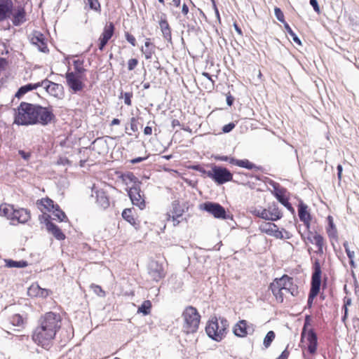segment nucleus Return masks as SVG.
Returning a JSON list of instances; mask_svg holds the SVG:
<instances>
[{"instance_id": "f257e3e1", "label": "nucleus", "mask_w": 359, "mask_h": 359, "mask_svg": "<svg viewBox=\"0 0 359 359\" xmlns=\"http://www.w3.org/2000/svg\"><path fill=\"white\" fill-rule=\"evenodd\" d=\"M62 318L59 313L48 311L41 315L32 332V339L39 346L48 351L54 344L57 333L62 327Z\"/></svg>"}, {"instance_id": "f03ea898", "label": "nucleus", "mask_w": 359, "mask_h": 359, "mask_svg": "<svg viewBox=\"0 0 359 359\" xmlns=\"http://www.w3.org/2000/svg\"><path fill=\"white\" fill-rule=\"evenodd\" d=\"M54 118L55 115L51 108L22 102L14 110L13 123L18 126L38 123L46 126L50 123Z\"/></svg>"}, {"instance_id": "7ed1b4c3", "label": "nucleus", "mask_w": 359, "mask_h": 359, "mask_svg": "<svg viewBox=\"0 0 359 359\" xmlns=\"http://www.w3.org/2000/svg\"><path fill=\"white\" fill-rule=\"evenodd\" d=\"M269 289L278 304L283 303L287 294H290L293 297H296L299 294L298 286L294 283L293 278L287 274L274 278L269 284Z\"/></svg>"}, {"instance_id": "20e7f679", "label": "nucleus", "mask_w": 359, "mask_h": 359, "mask_svg": "<svg viewBox=\"0 0 359 359\" xmlns=\"http://www.w3.org/2000/svg\"><path fill=\"white\" fill-rule=\"evenodd\" d=\"M0 214L10 220L13 224H25L31 219L29 210L8 203L0 205Z\"/></svg>"}, {"instance_id": "39448f33", "label": "nucleus", "mask_w": 359, "mask_h": 359, "mask_svg": "<svg viewBox=\"0 0 359 359\" xmlns=\"http://www.w3.org/2000/svg\"><path fill=\"white\" fill-rule=\"evenodd\" d=\"M229 327V321L223 317H212L205 326V332L212 339L219 342L224 339Z\"/></svg>"}, {"instance_id": "423d86ee", "label": "nucleus", "mask_w": 359, "mask_h": 359, "mask_svg": "<svg viewBox=\"0 0 359 359\" xmlns=\"http://www.w3.org/2000/svg\"><path fill=\"white\" fill-rule=\"evenodd\" d=\"M182 332L186 334L196 333L199 327L201 316L196 308L187 306L182 313Z\"/></svg>"}, {"instance_id": "0eeeda50", "label": "nucleus", "mask_w": 359, "mask_h": 359, "mask_svg": "<svg viewBox=\"0 0 359 359\" xmlns=\"http://www.w3.org/2000/svg\"><path fill=\"white\" fill-rule=\"evenodd\" d=\"M249 212L253 216L266 221H278L283 217V212L276 202L270 203L266 208L252 206Z\"/></svg>"}, {"instance_id": "6e6552de", "label": "nucleus", "mask_w": 359, "mask_h": 359, "mask_svg": "<svg viewBox=\"0 0 359 359\" xmlns=\"http://www.w3.org/2000/svg\"><path fill=\"white\" fill-rule=\"evenodd\" d=\"M310 321V316H306L301 334L302 348H307L311 355H315L318 348V337L313 329H308V327L311 325Z\"/></svg>"}, {"instance_id": "1a4fd4ad", "label": "nucleus", "mask_w": 359, "mask_h": 359, "mask_svg": "<svg viewBox=\"0 0 359 359\" xmlns=\"http://www.w3.org/2000/svg\"><path fill=\"white\" fill-rule=\"evenodd\" d=\"M313 270L311 289L307 302L309 308L312 306L313 299L318 296L320 289L322 270L320 261L318 259L313 262Z\"/></svg>"}, {"instance_id": "9d476101", "label": "nucleus", "mask_w": 359, "mask_h": 359, "mask_svg": "<svg viewBox=\"0 0 359 359\" xmlns=\"http://www.w3.org/2000/svg\"><path fill=\"white\" fill-rule=\"evenodd\" d=\"M207 176L217 184H223L233 180V174L226 168L217 165H213L207 172Z\"/></svg>"}, {"instance_id": "9b49d317", "label": "nucleus", "mask_w": 359, "mask_h": 359, "mask_svg": "<svg viewBox=\"0 0 359 359\" xmlns=\"http://www.w3.org/2000/svg\"><path fill=\"white\" fill-rule=\"evenodd\" d=\"M66 84L69 89L74 93L82 91L85 87L84 75L73 73L68 70L65 74Z\"/></svg>"}, {"instance_id": "f8f14e48", "label": "nucleus", "mask_w": 359, "mask_h": 359, "mask_svg": "<svg viewBox=\"0 0 359 359\" xmlns=\"http://www.w3.org/2000/svg\"><path fill=\"white\" fill-rule=\"evenodd\" d=\"M301 237L305 243L309 242L316 246V250L315 252L316 254L323 255L324 248H326V241L321 234L316 231L313 232L309 229L306 237H304L302 233Z\"/></svg>"}, {"instance_id": "ddd939ff", "label": "nucleus", "mask_w": 359, "mask_h": 359, "mask_svg": "<svg viewBox=\"0 0 359 359\" xmlns=\"http://www.w3.org/2000/svg\"><path fill=\"white\" fill-rule=\"evenodd\" d=\"M115 30L116 27L114 22H106L103 27L102 32H101L96 41V44L99 50L103 51L104 50L107 44L114 35Z\"/></svg>"}, {"instance_id": "4468645a", "label": "nucleus", "mask_w": 359, "mask_h": 359, "mask_svg": "<svg viewBox=\"0 0 359 359\" xmlns=\"http://www.w3.org/2000/svg\"><path fill=\"white\" fill-rule=\"evenodd\" d=\"M185 210L179 201H174L171 205V209L166 214L168 221L171 220L173 226H176L183 221V215Z\"/></svg>"}, {"instance_id": "2eb2a0df", "label": "nucleus", "mask_w": 359, "mask_h": 359, "mask_svg": "<svg viewBox=\"0 0 359 359\" xmlns=\"http://www.w3.org/2000/svg\"><path fill=\"white\" fill-rule=\"evenodd\" d=\"M128 196L132 203L138 207L140 210H144L146 207L144 195L141 191L140 184H135L129 188L128 191Z\"/></svg>"}, {"instance_id": "dca6fc26", "label": "nucleus", "mask_w": 359, "mask_h": 359, "mask_svg": "<svg viewBox=\"0 0 359 359\" xmlns=\"http://www.w3.org/2000/svg\"><path fill=\"white\" fill-rule=\"evenodd\" d=\"M272 193L276 198L289 211L292 213L294 212L292 204L290 203V194L287 189L280 186L274 187Z\"/></svg>"}, {"instance_id": "f3484780", "label": "nucleus", "mask_w": 359, "mask_h": 359, "mask_svg": "<svg viewBox=\"0 0 359 359\" xmlns=\"http://www.w3.org/2000/svg\"><path fill=\"white\" fill-rule=\"evenodd\" d=\"M201 208L211 214L217 219H226V212L220 204L213 202H205L201 205Z\"/></svg>"}, {"instance_id": "a211bd4d", "label": "nucleus", "mask_w": 359, "mask_h": 359, "mask_svg": "<svg viewBox=\"0 0 359 359\" xmlns=\"http://www.w3.org/2000/svg\"><path fill=\"white\" fill-rule=\"evenodd\" d=\"M255 331L253 324L249 323L245 320H240L233 327V334L241 338L246 337L248 334H252Z\"/></svg>"}, {"instance_id": "6ab92c4d", "label": "nucleus", "mask_w": 359, "mask_h": 359, "mask_svg": "<svg viewBox=\"0 0 359 359\" xmlns=\"http://www.w3.org/2000/svg\"><path fill=\"white\" fill-rule=\"evenodd\" d=\"M40 85L51 96L61 98L64 95V88L61 84L44 79L40 82Z\"/></svg>"}, {"instance_id": "aec40b11", "label": "nucleus", "mask_w": 359, "mask_h": 359, "mask_svg": "<svg viewBox=\"0 0 359 359\" xmlns=\"http://www.w3.org/2000/svg\"><path fill=\"white\" fill-rule=\"evenodd\" d=\"M216 160L221 161H228L230 164L237 165L241 168H246L248 170L257 169L258 168L253 163L248 159H236L233 157L227 156H218L215 157Z\"/></svg>"}, {"instance_id": "412c9836", "label": "nucleus", "mask_w": 359, "mask_h": 359, "mask_svg": "<svg viewBox=\"0 0 359 359\" xmlns=\"http://www.w3.org/2000/svg\"><path fill=\"white\" fill-rule=\"evenodd\" d=\"M297 209L298 216L299 217L300 221L303 222L306 230L309 231L311 225L312 217L310 213L309 206L306 204L304 203L302 201H301L297 206Z\"/></svg>"}, {"instance_id": "4be33fe9", "label": "nucleus", "mask_w": 359, "mask_h": 359, "mask_svg": "<svg viewBox=\"0 0 359 359\" xmlns=\"http://www.w3.org/2000/svg\"><path fill=\"white\" fill-rule=\"evenodd\" d=\"M31 43L38 47L39 50L43 53L48 52L47 43L45 36L39 31H34L30 38Z\"/></svg>"}, {"instance_id": "5701e85b", "label": "nucleus", "mask_w": 359, "mask_h": 359, "mask_svg": "<svg viewBox=\"0 0 359 359\" xmlns=\"http://www.w3.org/2000/svg\"><path fill=\"white\" fill-rule=\"evenodd\" d=\"M10 15H11V20L15 26H19L26 21V12L21 6H13L12 11L9 13Z\"/></svg>"}, {"instance_id": "b1692460", "label": "nucleus", "mask_w": 359, "mask_h": 359, "mask_svg": "<svg viewBox=\"0 0 359 359\" xmlns=\"http://www.w3.org/2000/svg\"><path fill=\"white\" fill-rule=\"evenodd\" d=\"M36 204L39 210L47 216V213H50L52 210L58 208V205L55 203L54 201L48 197L42 198L37 200Z\"/></svg>"}, {"instance_id": "393cba45", "label": "nucleus", "mask_w": 359, "mask_h": 359, "mask_svg": "<svg viewBox=\"0 0 359 359\" xmlns=\"http://www.w3.org/2000/svg\"><path fill=\"white\" fill-rule=\"evenodd\" d=\"M158 25L163 39L168 42H172L171 27L168 22L167 17L165 13H161L160 15Z\"/></svg>"}, {"instance_id": "a878e982", "label": "nucleus", "mask_w": 359, "mask_h": 359, "mask_svg": "<svg viewBox=\"0 0 359 359\" xmlns=\"http://www.w3.org/2000/svg\"><path fill=\"white\" fill-rule=\"evenodd\" d=\"M27 293L30 297L46 298L51 294V291L41 288L37 283H33L28 288Z\"/></svg>"}, {"instance_id": "bb28decb", "label": "nucleus", "mask_w": 359, "mask_h": 359, "mask_svg": "<svg viewBox=\"0 0 359 359\" xmlns=\"http://www.w3.org/2000/svg\"><path fill=\"white\" fill-rule=\"evenodd\" d=\"M156 46L152 41L151 38H147L144 46L140 48L141 53L144 55L146 60H150L156 53Z\"/></svg>"}, {"instance_id": "cd10ccee", "label": "nucleus", "mask_w": 359, "mask_h": 359, "mask_svg": "<svg viewBox=\"0 0 359 359\" xmlns=\"http://www.w3.org/2000/svg\"><path fill=\"white\" fill-rule=\"evenodd\" d=\"M50 215H47L46 219V229L48 232L52 233L54 237L57 240H65V233L61 231V229L56 226L54 223H53L50 220Z\"/></svg>"}, {"instance_id": "c85d7f7f", "label": "nucleus", "mask_w": 359, "mask_h": 359, "mask_svg": "<svg viewBox=\"0 0 359 359\" xmlns=\"http://www.w3.org/2000/svg\"><path fill=\"white\" fill-rule=\"evenodd\" d=\"M96 203L102 209H107L110 205L108 191L104 189L95 191Z\"/></svg>"}, {"instance_id": "c756f323", "label": "nucleus", "mask_w": 359, "mask_h": 359, "mask_svg": "<svg viewBox=\"0 0 359 359\" xmlns=\"http://www.w3.org/2000/svg\"><path fill=\"white\" fill-rule=\"evenodd\" d=\"M328 222V225L326 227V233L327 234L328 238L330 241H337L338 240V231L334 223L333 217L331 215H329L327 218Z\"/></svg>"}, {"instance_id": "7c9ffc66", "label": "nucleus", "mask_w": 359, "mask_h": 359, "mask_svg": "<svg viewBox=\"0 0 359 359\" xmlns=\"http://www.w3.org/2000/svg\"><path fill=\"white\" fill-rule=\"evenodd\" d=\"M13 2L11 0H5L0 2V21L9 17V13L12 11Z\"/></svg>"}, {"instance_id": "2f4dec72", "label": "nucleus", "mask_w": 359, "mask_h": 359, "mask_svg": "<svg viewBox=\"0 0 359 359\" xmlns=\"http://www.w3.org/2000/svg\"><path fill=\"white\" fill-rule=\"evenodd\" d=\"M133 210V208L124 209L122 212V217L126 221L137 229L140 227V222L135 217Z\"/></svg>"}, {"instance_id": "473e14b6", "label": "nucleus", "mask_w": 359, "mask_h": 359, "mask_svg": "<svg viewBox=\"0 0 359 359\" xmlns=\"http://www.w3.org/2000/svg\"><path fill=\"white\" fill-rule=\"evenodd\" d=\"M118 177L122 180L123 183L126 185H129L130 184H132L133 186H135V184H140V182L138 181L137 178L132 172L121 173Z\"/></svg>"}, {"instance_id": "72a5a7b5", "label": "nucleus", "mask_w": 359, "mask_h": 359, "mask_svg": "<svg viewBox=\"0 0 359 359\" xmlns=\"http://www.w3.org/2000/svg\"><path fill=\"white\" fill-rule=\"evenodd\" d=\"M27 318L18 313L11 316L8 318L9 323L15 327H22L25 323Z\"/></svg>"}, {"instance_id": "f704fd0d", "label": "nucleus", "mask_w": 359, "mask_h": 359, "mask_svg": "<svg viewBox=\"0 0 359 359\" xmlns=\"http://www.w3.org/2000/svg\"><path fill=\"white\" fill-rule=\"evenodd\" d=\"M149 273L152 280L155 281L160 280L165 276V273L164 272L163 269L161 266H158L156 268L151 269Z\"/></svg>"}, {"instance_id": "c9c22d12", "label": "nucleus", "mask_w": 359, "mask_h": 359, "mask_svg": "<svg viewBox=\"0 0 359 359\" xmlns=\"http://www.w3.org/2000/svg\"><path fill=\"white\" fill-rule=\"evenodd\" d=\"M39 87H41L40 82L36 83H29L25 86H23L19 88L18 92L15 94V96L18 97H20L25 93L32 90L37 89Z\"/></svg>"}, {"instance_id": "e433bc0d", "label": "nucleus", "mask_w": 359, "mask_h": 359, "mask_svg": "<svg viewBox=\"0 0 359 359\" xmlns=\"http://www.w3.org/2000/svg\"><path fill=\"white\" fill-rule=\"evenodd\" d=\"M50 213L53 215V219L58 222H65L67 219V215L60 209L59 205L58 208H54Z\"/></svg>"}, {"instance_id": "4c0bfd02", "label": "nucleus", "mask_w": 359, "mask_h": 359, "mask_svg": "<svg viewBox=\"0 0 359 359\" xmlns=\"http://www.w3.org/2000/svg\"><path fill=\"white\" fill-rule=\"evenodd\" d=\"M5 266L8 268H24L26 267L28 264L26 261H14L12 259H4Z\"/></svg>"}, {"instance_id": "58836bf2", "label": "nucleus", "mask_w": 359, "mask_h": 359, "mask_svg": "<svg viewBox=\"0 0 359 359\" xmlns=\"http://www.w3.org/2000/svg\"><path fill=\"white\" fill-rule=\"evenodd\" d=\"M344 248L345 249V252L350 260V265L351 266V268H355V262H354V257H355V252L353 250H351L350 248H349V246H348V242H344Z\"/></svg>"}, {"instance_id": "ea45409f", "label": "nucleus", "mask_w": 359, "mask_h": 359, "mask_svg": "<svg viewBox=\"0 0 359 359\" xmlns=\"http://www.w3.org/2000/svg\"><path fill=\"white\" fill-rule=\"evenodd\" d=\"M73 65H74V71L73 72V73H78L80 75H83L85 72H86V69L83 67V61L81 60H75L73 61Z\"/></svg>"}, {"instance_id": "a19ab883", "label": "nucleus", "mask_w": 359, "mask_h": 359, "mask_svg": "<svg viewBox=\"0 0 359 359\" xmlns=\"http://www.w3.org/2000/svg\"><path fill=\"white\" fill-rule=\"evenodd\" d=\"M151 302L149 300H145L138 308L137 312L142 313L144 315H148L151 312Z\"/></svg>"}, {"instance_id": "79ce46f5", "label": "nucleus", "mask_w": 359, "mask_h": 359, "mask_svg": "<svg viewBox=\"0 0 359 359\" xmlns=\"http://www.w3.org/2000/svg\"><path fill=\"white\" fill-rule=\"evenodd\" d=\"M276 227V224L272 222H265L262 224L259 229L262 233H264L267 235L271 232L272 229Z\"/></svg>"}, {"instance_id": "37998d69", "label": "nucleus", "mask_w": 359, "mask_h": 359, "mask_svg": "<svg viewBox=\"0 0 359 359\" xmlns=\"http://www.w3.org/2000/svg\"><path fill=\"white\" fill-rule=\"evenodd\" d=\"M85 4L88 5L89 8L96 11V12H100L101 11V6L99 3L98 0H83Z\"/></svg>"}, {"instance_id": "c03bdc74", "label": "nucleus", "mask_w": 359, "mask_h": 359, "mask_svg": "<svg viewBox=\"0 0 359 359\" xmlns=\"http://www.w3.org/2000/svg\"><path fill=\"white\" fill-rule=\"evenodd\" d=\"M276 337L275 332L273 331H269L267 332L266 335L265 336L264 339V345L265 348H269L272 341L274 340Z\"/></svg>"}, {"instance_id": "a18cd8bd", "label": "nucleus", "mask_w": 359, "mask_h": 359, "mask_svg": "<svg viewBox=\"0 0 359 359\" xmlns=\"http://www.w3.org/2000/svg\"><path fill=\"white\" fill-rule=\"evenodd\" d=\"M202 76L207 78L210 81V83L205 86V89L208 92H212L214 90L215 81L212 79V76L208 72H202Z\"/></svg>"}, {"instance_id": "49530a36", "label": "nucleus", "mask_w": 359, "mask_h": 359, "mask_svg": "<svg viewBox=\"0 0 359 359\" xmlns=\"http://www.w3.org/2000/svg\"><path fill=\"white\" fill-rule=\"evenodd\" d=\"M124 36L126 41L132 46H135L137 45V40L134 35L129 32H124Z\"/></svg>"}, {"instance_id": "de8ad7c7", "label": "nucleus", "mask_w": 359, "mask_h": 359, "mask_svg": "<svg viewBox=\"0 0 359 359\" xmlns=\"http://www.w3.org/2000/svg\"><path fill=\"white\" fill-rule=\"evenodd\" d=\"M269 236H273L277 239H283V231H280L276 224V227L272 229Z\"/></svg>"}, {"instance_id": "09e8293b", "label": "nucleus", "mask_w": 359, "mask_h": 359, "mask_svg": "<svg viewBox=\"0 0 359 359\" xmlns=\"http://www.w3.org/2000/svg\"><path fill=\"white\" fill-rule=\"evenodd\" d=\"M269 236H273L277 239H283V231H280L276 224V227L272 229Z\"/></svg>"}, {"instance_id": "8fccbe9b", "label": "nucleus", "mask_w": 359, "mask_h": 359, "mask_svg": "<svg viewBox=\"0 0 359 359\" xmlns=\"http://www.w3.org/2000/svg\"><path fill=\"white\" fill-rule=\"evenodd\" d=\"M274 13L276 17V18L280 22H285V16L283 13V11L280 10V8L275 7L274 8Z\"/></svg>"}, {"instance_id": "3c124183", "label": "nucleus", "mask_w": 359, "mask_h": 359, "mask_svg": "<svg viewBox=\"0 0 359 359\" xmlns=\"http://www.w3.org/2000/svg\"><path fill=\"white\" fill-rule=\"evenodd\" d=\"M90 288L98 295L100 296H102V297H104L105 296V292L102 290V288L98 285H95V284H92L90 285Z\"/></svg>"}, {"instance_id": "603ef678", "label": "nucleus", "mask_w": 359, "mask_h": 359, "mask_svg": "<svg viewBox=\"0 0 359 359\" xmlns=\"http://www.w3.org/2000/svg\"><path fill=\"white\" fill-rule=\"evenodd\" d=\"M138 65V60L136 58H130L128 60V69L133 70Z\"/></svg>"}, {"instance_id": "864d4df0", "label": "nucleus", "mask_w": 359, "mask_h": 359, "mask_svg": "<svg viewBox=\"0 0 359 359\" xmlns=\"http://www.w3.org/2000/svg\"><path fill=\"white\" fill-rule=\"evenodd\" d=\"M130 129L135 133L138 130V120L135 117H132L130 121Z\"/></svg>"}, {"instance_id": "5fc2aeb1", "label": "nucleus", "mask_w": 359, "mask_h": 359, "mask_svg": "<svg viewBox=\"0 0 359 359\" xmlns=\"http://www.w3.org/2000/svg\"><path fill=\"white\" fill-rule=\"evenodd\" d=\"M133 97L132 92H127L124 93V102L128 106L132 105L131 98Z\"/></svg>"}, {"instance_id": "6e6d98bb", "label": "nucleus", "mask_w": 359, "mask_h": 359, "mask_svg": "<svg viewBox=\"0 0 359 359\" xmlns=\"http://www.w3.org/2000/svg\"><path fill=\"white\" fill-rule=\"evenodd\" d=\"M235 127H236V124L232 122V123H229L226 125H224L222 127V130L224 133H228L231 132Z\"/></svg>"}, {"instance_id": "4d7b16f0", "label": "nucleus", "mask_w": 359, "mask_h": 359, "mask_svg": "<svg viewBox=\"0 0 359 359\" xmlns=\"http://www.w3.org/2000/svg\"><path fill=\"white\" fill-rule=\"evenodd\" d=\"M310 4L312 6V7L313 8L314 11L317 13H320V7L318 6L317 0H310Z\"/></svg>"}, {"instance_id": "13d9d810", "label": "nucleus", "mask_w": 359, "mask_h": 359, "mask_svg": "<svg viewBox=\"0 0 359 359\" xmlns=\"http://www.w3.org/2000/svg\"><path fill=\"white\" fill-rule=\"evenodd\" d=\"M283 24L284 25V27L285 29V30L287 31V32L290 35V36H294V32H293V30L292 29V28L290 27V25H288L287 22H286V21H285V22H283Z\"/></svg>"}, {"instance_id": "bf43d9fd", "label": "nucleus", "mask_w": 359, "mask_h": 359, "mask_svg": "<svg viewBox=\"0 0 359 359\" xmlns=\"http://www.w3.org/2000/svg\"><path fill=\"white\" fill-rule=\"evenodd\" d=\"M18 152L21 157L25 160H28L31 156V154L29 152H25L23 150H19Z\"/></svg>"}, {"instance_id": "052dcab7", "label": "nucleus", "mask_w": 359, "mask_h": 359, "mask_svg": "<svg viewBox=\"0 0 359 359\" xmlns=\"http://www.w3.org/2000/svg\"><path fill=\"white\" fill-rule=\"evenodd\" d=\"M233 27H234L236 32H237V34L240 36H243V31H242L241 28L238 26V25L237 24L236 22H233Z\"/></svg>"}, {"instance_id": "680f3d73", "label": "nucleus", "mask_w": 359, "mask_h": 359, "mask_svg": "<svg viewBox=\"0 0 359 359\" xmlns=\"http://www.w3.org/2000/svg\"><path fill=\"white\" fill-rule=\"evenodd\" d=\"M290 355V352L287 351V349H285L282 353L280 355V356L277 359H287Z\"/></svg>"}, {"instance_id": "e2e57ef3", "label": "nucleus", "mask_w": 359, "mask_h": 359, "mask_svg": "<svg viewBox=\"0 0 359 359\" xmlns=\"http://www.w3.org/2000/svg\"><path fill=\"white\" fill-rule=\"evenodd\" d=\"M280 231H283V239H290L292 237L291 233L285 229H282Z\"/></svg>"}, {"instance_id": "0e129e2a", "label": "nucleus", "mask_w": 359, "mask_h": 359, "mask_svg": "<svg viewBox=\"0 0 359 359\" xmlns=\"http://www.w3.org/2000/svg\"><path fill=\"white\" fill-rule=\"evenodd\" d=\"M212 4H213V8H214V11H215V15H216V17L217 18V20L219 21H220L221 18H220V15H219V10L217 7V5L215 4V1L214 0H212Z\"/></svg>"}, {"instance_id": "69168bd1", "label": "nucleus", "mask_w": 359, "mask_h": 359, "mask_svg": "<svg viewBox=\"0 0 359 359\" xmlns=\"http://www.w3.org/2000/svg\"><path fill=\"white\" fill-rule=\"evenodd\" d=\"M189 7L187 6V4H184L182 5V13L183 14L184 16H186L187 15V14L189 13Z\"/></svg>"}, {"instance_id": "338daca9", "label": "nucleus", "mask_w": 359, "mask_h": 359, "mask_svg": "<svg viewBox=\"0 0 359 359\" xmlns=\"http://www.w3.org/2000/svg\"><path fill=\"white\" fill-rule=\"evenodd\" d=\"M152 133V128L150 126H146L144 129V134L146 135H150Z\"/></svg>"}, {"instance_id": "774afa93", "label": "nucleus", "mask_w": 359, "mask_h": 359, "mask_svg": "<svg viewBox=\"0 0 359 359\" xmlns=\"http://www.w3.org/2000/svg\"><path fill=\"white\" fill-rule=\"evenodd\" d=\"M337 175L338 178L340 180L341 178V174H342V166L341 165H337Z\"/></svg>"}]
</instances>
